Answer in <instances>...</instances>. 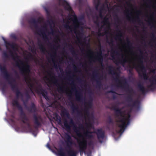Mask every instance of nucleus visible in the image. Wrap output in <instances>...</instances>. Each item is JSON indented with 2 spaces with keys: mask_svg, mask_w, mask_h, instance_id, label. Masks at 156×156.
<instances>
[{
  "mask_svg": "<svg viewBox=\"0 0 156 156\" xmlns=\"http://www.w3.org/2000/svg\"><path fill=\"white\" fill-rule=\"evenodd\" d=\"M66 146L68 148H71L72 145L73 144V142L72 140L66 142Z\"/></svg>",
  "mask_w": 156,
  "mask_h": 156,
  "instance_id": "nucleus-39",
  "label": "nucleus"
},
{
  "mask_svg": "<svg viewBox=\"0 0 156 156\" xmlns=\"http://www.w3.org/2000/svg\"><path fill=\"white\" fill-rule=\"evenodd\" d=\"M71 84L73 86L71 88V90L75 91V96L76 101L80 102L82 101L83 100L82 93L80 91L76 90L75 85L73 81L72 82Z\"/></svg>",
  "mask_w": 156,
  "mask_h": 156,
  "instance_id": "nucleus-9",
  "label": "nucleus"
},
{
  "mask_svg": "<svg viewBox=\"0 0 156 156\" xmlns=\"http://www.w3.org/2000/svg\"><path fill=\"white\" fill-rule=\"evenodd\" d=\"M84 112L86 114H88L89 113V110L88 109L87 107L86 106H85L84 110Z\"/></svg>",
  "mask_w": 156,
  "mask_h": 156,
  "instance_id": "nucleus-55",
  "label": "nucleus"
},
{
  "mask_svg": "<svg viewBox=\"0 0 156 156\" xmlns=\"http://www.w3.org/2000/svg\"><path fill=\"white\" fill-rule=\"evenodd\" d=\"M98 50L100 46V41L99 39L98 38Z\"/></svg>",
  "mask_w": 156,
  "mask_h": 156,
  "instance_id": "nucleus-61",
  "label": "nucleus"
},
{
  "mask_svg": "<svg viewBox=\"0 0 156 156\" xmlns=\"http://www.w3.org/2000/svg\"><path fill=\"white\" fill-rule=\"evenodd\" d=\"M149 80L150 84L147 86V88L150 89L151 90L153 91L155 88L154 85L156 84V79L154 77H152V79H149Z\"/></svg>",
  "mask_w": 156,
  "mask_h": 156,
  "instance_id": "nucleus-20",
  "label": "nucleus"
},
{
  "mask_svg": "<svg viewBox=\"0 0 156 156\" xmlns=\"http://www.w3.org/2000/svg\"><path fill=\"white\" fill-rule=\"evenodd\" d=\"M126 44L128 47L130 49L132 48V43L128 38H127L126 39Z\"/></svg>",
  "mask_w": 156,
  "mask_h": 156,
  "instance_id": "nucleus-41",
  "label": "nucleus"
},
{
  "mask_svg": "<svg viewBox=\"0 0 156 156\" xmlns=\"http://www.w3.org/2000/svg\"><path fill=\"white\" fill-rule=\"evenodd\" d=\"M71 108L73 112H76L78 115H82L81 112L79 110L78 106H76L73 102L71 103Z\"/></svg>",
  "mask_w": 156,
  "mask_h": 156,
  "instance_id": "nucleus-22",
  "label": "nucleus"
},
{
  "mask_svg": "<svg viewBox=\"0 0 156 156\" xmlns=\"http://www.w3.org/2000/svg\"><path fill=\"white\" fill-rule=\"evenodd\" d=\"M2 90L4 92L5 90V85L2 88Z\"/></svg>",
  "mask_w": 156,
  "mask_h": 156,
  "instance_id": "nucleus-63",
  "label": "nucleus"
},
{
  "mask_svg": "<svg viewBox=\"0 0 156 156\" xmlns=\"http://www.w3.org/2000/svg\"><path fill=\"white\" fill-rule=\"evenodd\" d=\"M137 13L138 14H141L142 12L140 10H138L137 12Z\"/></svg>",
  "mask_w": 156,
  "mask_h": 156,
  "instance_id": "nucleus-64",
  "label": "nucleus"
},
{
  "mask_svg": "<svg viewBox=\"0 0 156 156\" xmlns=\"http://www.w3.org/2000/svg\"><path fill=\"white\" fill-rule=\"evenodd\" d=\"M47 73L49 74V75L51 76V74H53V76H51L52 78L54 79V80L53 81V83L55 85L57 86V90L59 93H63L65 92V90L64 89V87H63L58 83V80L56 78V76L55 74L53 73V72L51 71H49L48 72H47Z\"/></svg>",
  "mask_w": 156,
  "mask_h": 156,
  "instance_id": "nucleus-11",
  "label": "nucleus"
},
{
  "mask_svg": "<svg viewBox=\"0 0 156 156\" xmlns=\"http://www.w3.org/2000/svg\"><path fill=\"white\" fill-rule=\"evenodd\" d=\"M102 24L104 25L107 26V30H106L105 31V34H108L109 32V30L110 29V24L109 21V18L107 16H105L103 19L102 21Z\"/></svg>",
  "mask_w": 156,
  "mask_h": 156,
  "instance_id": "nucleus-18",
  "label": "nucleus"
},
{
  "mask_svg": "<svg viewBox=\"0 0 156 156\" xmlns=\"http://www.w3.org/2000/svg\"><path fill=\"white\" fill-rule=\"evenodd\" d=\"M12 104L13 107H16L20 112V117L22 119V121L24 123L28 121L26 114L24 112L22 107L16 99H14L12 100Z\"/></svg>",
  "mask_w": 156,
  "mask_h": 156,
  "instance_id": "nucleus-5",
  "label": "nucleus"
},
{
  "mask_svg": "<svg viewBox=\"0 0 156 156\" xmlns=\"http://www.w3.org/2000/svg\"><path fill=\"white\" fill-rule=\"evenodd\" d=\"M73 68L75 71L76 72L78 71L77 68L74 65L73 66Z\"/></svg>",
  "mask_w": 156,
  "mask_h": 156,
  "instance_id": "nucleus-60",
  "label": "nucleus"
},
{
  "mask_svg": "<svg viewBox=\"0 0 156 156\" xmlns=\"http://www.w3.org/2000/svg\"><path fill=\"white\" fill-rule=\"evenodd\" d=\"M59 2L58 5L64 6L65 9L69 11H73V9L69 3L66 0H58Z\"/></svg>",
  "mask_w": 156,
  "mask_h": 156,
  "instance_id": "nucleus-16",
  "label": "nucleus"
},
{
  "mask_svg": "<svg viewBox=\"0 0 156 156\" xmlns=\"http://www.w3.org/2000/svg\"><path fill=\"white\" fill-rule=\"evenodd\" d=\"M85 105L88 106L89 107H91L92 106V103L91 102L89 101L87 103H85Z\"/></svg>",
  "mask_w": 156,
  "mask_h": 156,
  "instance_id": "nucleus-54",
  "label": "nucleus"
},
{
  "mask_svg": "<svg viewBox=\"0 0 156 156\" xmlns=\"http://www.w3.org/2000/svg\"><path fill=\"white\" fill-rule=\"evenodd\" d=\"M122 37V32L121 30H119L118 31V32L117 35L115 37V39L116 40L118 39L120 41H121L122 39L121 37Z\"/></svg>",
  "mask_w": 156,
  "mask_h": 156,
  "instance_id": "nucleus-31",
  "label": "nucleus"
},
{
  "mask_svg": "<svg viewBox=\"0 0 156 156\" xmlns=\"http://www.w3.org/2000/svg\"><path fill=\"white\" fill-rule=\"evenodd\" d=\"M114 16L115 17V20H116V22L118 23H119L121 22V20L117 14H115Z\"/></svg>",
  "mask_w": 156,
  "mask_h": 156,
  "instance_id": "nucleus-46",
  "label": "nucleus"
},
{
  "mask_svg": "<svg viewBox=\"0 0 156 156\" xmlns=\"http://www.w3.org/2000/svg\"><path fill=\"white\" fill-rule=\"evenodd\" d=\"M99 69H98V89L99 88V86H100V82L99 81Z\"/></svg>",
  "mask_w": 156,
  "mask_h": 156,
  "instance_id": "nucleus-57",
  "label": "nucleus"
},
{
  "mask_svg": "<svg viewBox=\"0 0 156 156\" xmlns=\"http://www.w3.org/2000/svg\"><path fill=\"white\" fill-rule=\"evenodd\" d=\"M95 81H96V88H98V66L97 64L95 66Z\"/></svg>",
  "mask_w": 156,
  "mask_h": 156,
  "instance_id": "nucleus-35",
  "label": "nucleus"
},
{
  "mask_svg": "<svg viewBox=\"0 0 156 156\" xmlns=\"http://www.w3.org/2000/svg\"><path fill=\"white\" fill-rule=\"evenodd\" d=\"M129 73L130 74L132 75L133 74L132 71L133 68L131 66H129V69L128 70Z\"/></svg>",
  "mask_w": 156,
  "mask_h": 156,
  "instance_id": "nucleus-50",
  "label": "nucleus"
},
{
  "mask_svg": "<svg viewBox=\"0 0 156 156\" xmlns=\"http://www.w3.org/2000/svg\"><path fill=\"white\" fill-rule=\"evenodd\" d=\"M129 10H127L126 12V17L127 20L130 21H131L133 23H134L137 21L140 24H142V25L144 26V23L140 19L139 16H137L135 18H133L129 16L130 15H131V14L129 13Z\"/></svg>",
  "mask_w": 156,
  "mask_h": 156,
  "instance_id": "nucleus-13",
  "label": "nucleus"
},
{
  "mask_svg": "<svg viewBox=\"0 0 156 156\" xmlns=\"http://www.w3.org/2000/svg\"><path fill=\"white\" fill-rule=\"evenodd\" d=\"M105 140V132L101 129H98V143H101Z\"/></svg>",
  "mask_w": 156,
  "mask_h": 156,
  "instance_id": "nucleus-17",
  "label": "nucleus"
},
{
  "mask_svg": "<svg viewBox=\"0 0 156 156\" xmlns=\"http://www.w3.org/2000/svg\"><path fill=\"white\" fill-rule=\"evenodd\" d=\"M64 125L68 132H69L71 130V127H73V129L75 132L77 136L79 138L83 137L82 140H77L78 144V148L80 153L83 154L85 152L87 148V142L86 139L83 137L81 133L77 129V126L75 124L73 119H71L69 123L66 119H65L64 122Z\"/></svg>",
  "mask_w": 156,
  "mask_h": 156,
  "instance_id": "nucleus-3",
  "label": "nucleus"
},
{
  "mask_svg": "<svg viewBox=\"0 0 156 156\" xmlns=\"http://www.w3.org/2000/svg\"><path fill=\"white\" fill-rule=\"evenodd\" d=\"M29 99L26 98L25 100H24L23 97L22 98L21 100L23 101V105L27 110L30 113H35L37 111V108L33 102H31V105L29 107L27 105V103L28 102Z\"/></svg>",
  "mask_w": 156,
  "mask_h": 156,
  "instance_id": "nucleus-8",
  "label": "nucleus"
},
{
  "mask_svg": "<svg viewBox=\"0 0 156 156\" xmlns=\"http://www.w3.org/2000/svg\"><path fill=\"white\" fill-rule=\"evenodd\" d=\"M72 140V139L70 135L68 134H66V136L65 137V142L71 140Z\"/></svg>",
  "mask_w": 156,
  "mask_h": 156,
  "instance_id": "nucleus-44",
  "label": "nucleus"
},
{
  "mask_svg": "<svg viewBox=\"0 0 156 156\" xmlns=\"http://www.w3.org/2000/svg\"><path fill=\"white\" fill-rule=\"evenodd\" d=\"M95 60L96 62H98V48L97 47L95 49Z\"/></svg>",
  "mask_w": 156,
  "mask_h": 156,
  "instance_id": "nucleus-48",
  "label": "nucleus"
},
{
  "mask_svg": "<svg viewBox=\"0 0 156 156\" xmlns=\"http://www.w3.org/2000/svg\"><path fill=\"white\" fill-rule=\"evenodd\" d=\"M65 27L67 29H69L71 31L72 30V27L69 26L68 24H66L65 25Z\"/></svg>",
  "mask_w": 156,
  "mask_h": 156,
  "instance_id": "nucleus-49",
  "label": "nucleus"
},
{
  "mask_svg": "<svg viewBox=\"0 0 156 156\" xmlns=\"http://www.w3.org/2000/svg\"><path fill=\"white\" fill-rule=\"evenodd\" d=\"M93 3L95 10L98 11V0H93Z\"/></svg>",
  "mask_w": 156,
  "mask_h": 156,
  "instance_id": "nucleus-45",
  "label": "nucleus"
},
{
  "mask_svg": "<svg viewBox=\"0 0 156 156\" xmlns=\"http://www.w3.org/2000/svg\"><path fill=\"white\" fill-rule=\"evenodd\" d=\"M86 57L88 58L89 62L90 63L92 62L93 59V57L92 55V52L91 50L88 51V53L86 55Z\"/></svg>",
  "mask_w": 156,
  "mask_h": 156,
  "instance_id": "nucleus-29",
  "label": "nucleus"
},
{
  "mask_svg": "<svg viewBox=\"0 0 156 156\" xmlns=\"http://www.w3.org/2000/svg\"><path fill=\"white\" fill-rule=\"evenodd\" d=\"M69 150L67 151V154L68 156H76V152L71 148H68Z\"/></svg>",
  "mask_w": 156,
  "mask_h": 156,
  "instance_id": "nucleus-26",
  "label": "nucleus"
},
{
  "mask_svg": "<svg viewBox=\"0 0 156 156\" xmlns=\"http://www.w3.org/2000/svg\"><path fill=\"white\" fill-rule=\"evenodd\" d=\"M117 98V96L115 94H113L112 95V99L113 100L116 99Z\"/></svg>",
  "mask_w": 156,
  "mask_h": 156,
  "instance_id": "nucleus-58",
  "label": "nucleus"
},
{
  "mask_svg": "<svg viewBox=\"0 0 156 156\" xmlns=\"http://www.w3.org/2000/svg\"><path fill=\"white\" fill-rule=\"evenodd\" d=\"M41 22L39 18L36 20L34 18H31L28 20V23L31 26H33L35 29L38 28V23Z\"/></svg>",
  "mask_w": 156,
  "mask_h": 156,
  "instance_id": "nucleus-19",
  "label": "nucleus"
},
{
  "mask_svg": "<svg viewBox=\"0 0 156 156\" xmlns=\"http://www.w3.org/2000/svg\"><path fill=\"white\" fill-rule=\"evenodd\" d=\"M39 48L41 52L44 53L46 51V49L44 45L41 43V41H39L38 42Z\"/></svg>",
  "mask_w": 156,
  "mask_h": 156,
  "instance_id": "nucleus-27",
  "label": "nucleus"
},
{
  "mask_svg": "<svg viewBox=\"0 0 156 156\" xmlns=\"http://www.w3.org/2000/svg\"><path fill=\"white\" fill-rule=\"evenodd\" d=\"M153 20H154V14H152L150 16V19L147 21L148 25L149 26H151L152 25V26H154V24L151 21Z\"/></svg>",
  "mask_w": 156,
  "mask_h": 156,
  "instance_id": "nucleus-32",
  "label": "nucleus"
},
{
  "mask_svg": "<svg viewBox=\"0 0 156 156\" xmlns=\"http://www.w3.org/2000/svg\"><path fill=\"white\" fill-rule=\"evenodd\" d=\"M95 16L96 20L95 22V23L96 25V28H97V26H98V14L96 13V14Z\"/></svg>",
  "mask_w": 156,
  "mask_h": 156,
  "instance_id": "nucleus-53",
  "label": "nucleus"
},
{
  "mask_svg": "<svg viewBox=\"0 0 156 156\" xmlns=\"http://www.w3.org/2000/svg\"><path fill=\"white\" fill-rule=\"evenodd\" d=\"M112 108L115 111V115L116 117L118 118L119 119V120H120L124 117L128 118V117H126L124 115H123L122 112L121 111V109L117 107L116 105L112 106Z\"/></svg>",
  "mask_w": 156,
  "mask_h": 156,
  "instance_id": "nucleus-15",
  "label": "nucleus"
},
{
  "mask_svg": "<svg viewBox=\"0 0 156 156\" xmlns=\"http://www.w3.org/2000/svg\"><path fill=\"white\" fill-rule=\"evenodd\" d=\"M53 46L54 47H52V46H51L52 48V51L53 53V54H51V57H54V56H55L56 54V49L55 48V47H56V46L55 45H54Z\"/></svg>",
  "mask_w": 156,
  "mask_h": 156,
  "instance_id": "nucleus-37",
  "label": "nucleus"
},
{
  "mask_svg": "<svg viewBox=\"0 0 156 156\" xmlns=\"http://www.w3.org/2000/svg\"><path fill=\"white\" fill-rule=\"evenodd\" d=\"M25 94L26 95V98L29 99L30 98V96L27 91L26 92Z\"/></svg>",
  "mask_w": 156,
  "mask_h": 156,
  "instance_id": "nucleus-52",
  "label": "nucleus"
},
{
  "mask_svg": "<svg viewBox=\"0 0 156 156\" xmlns=\"http://www.w3.org/2000/svg\"><path fill=\"white\" fill-rule=\"evenodd\" d=\"M33 121L35 125V128L37 129L41 126L43 122V120L40 115H37L35 114L33 115Z\"/></svg>",
  "mask_w": 156,
  "mask_h": 156,
  "instance_id": "nucleus-10",
  "label": "nucleus"
},
{
  "mask_svg": "<svg viewBox=\"0 0 156 156\" xmlns=\"http://www.w3.org/2000/svg\"><path fill=\"white\" fill-rule=\"evenodd\" d=\"M2 56L4 59V62L6 63V61L9 58V55L7 52L4 51L2 53Z\"/></svg>",
  "mask_w": 156,
  "mask_h": 156,
  "instance_id": "nucleus-33",
  "label": "nucleus"
},
{
  "mask_svg": "<svg viewBox=\"0 0 156 156\" xmlns=\"http://www.w3.org/2000/svg\"><path fill=\"white\" fill-rule=\"evenodd\" d=\"M40 88L36 90V91L37 93L41 94L42 95L47 99L48 98V96L47 95V92L42 88L41 86H40Z\"/></svg>",
  "mask_w": 156,
  "mask_h": 156,
  "instance_id": "nucleus-24",
  "label": "nucleus"
},
{
  "mask_svg": "<svg viewBox=\"0 0 156 156\" xmlns=\"http://www.w3.org/2000/svg\"><path fill=\"white\" fill-rule=\"evenodd\" d=\"M55 33L54 30L52 29H51V31L50 32L49 34H52V35H54Z\"/></svg>",
  "mask_w": 156,
  "mask_h": 156,
  "instance_id": "nucleus-59",
  "label": "nucleus"
},
{
  "mask_svg": "<svg viewBox=\"0 0 156 156\" xmlns=\"http://www.w3.org/2000/svg\"><path fill=\"white\" fill-rule=\"evenodd\" d=\"M115 54L117 55H120L119 52L116 50H114L113 49L112 50L111 57L112 58V59L114 60L115 59Z\"/></svg>",
  "mask_w": 156,
  "mask_h": 156,
  "instance_id": "nucleus-34",
  "label": "nucleus"
},
{
  "mask_svg": "<svg viewBox=\"0 0 156 156\" xmlns=\"http://www.w3.org/2000/svg\"><path fill=\"white\" fill-rule=\"evenodd\" d=\"M107 42L108 43H109L110 44H112V45L113 44V40L112 39L110 40V42H108V41H107Z\"/></svg>",
  "mask_w": 156,
  "mask_h": 156,
  "instance_id": "nucleus-62",
  "label": "nucleus"
},
{
  "mask_svg": "<svg viewBox=\"0 0 156 156\" xmlns=\"http://www.w3.org/2000/svg\"><path fill=\"white\" fill-rule=\"evenodd\" d=\"M84 128V127L81 124H80L79 125L78 127H77V129H79L80 131V129H83Z\"/></svg>",
  "mask_w": 156,
  "mask_h": 156,
  "instance_id": "nucleus-51",
  "label": "nucleus"
},
{
  "mask_svg": "<svg viewBox=\"0 0 156 156\" xmlns=\"http://www.w3.org/2000/svg\"><path fill=\"white\" fill-rule=\"evenodd\" d=\"M130 116V115H129L128 118L124 117L120 120L117 121V122L121 123V124H117L118 126L120 128V129L118 132L119 133H122L126 127L129 124Z\"/></svg>",
  "mask_w": 156,
  "mask_h": 156,
  "instance_id": "nucleus-6",
  "label": "nucleus"
},
{
  "mask_svg": "<svg viewBox=\"0 0 156 156\" xmlns=\"http://www.w3.org/2000/svg\"><path fill=\"white\" fill-rule=\"evenodd\" d=\"M122 59H120L118 62L117 60H116L115 62H117V63H120L122 64V65L124 66L125 65V63L127 62V60L126 57L123 58V54H122Z\"/></svg>",
  "mask_w": 156,
  "mask_h": 156,
  "instance_id": "nucleus-25",
  "label": "nucleus"
},
{
  "mask_svg": "<svg viewBox=\"0 0 156 156\" xmlns=\"http://www.w3.org/2000/svg\"><path fill=\"white\" fill-rule=\"evenodd\" d=\"M9 53L10 56L13 60L16 61V59L17 60L15 62L16 66L19 69L21 74L24 76L26 81H28L29 85L30 87V90L33 92L32 88L34 87V85L28 81V76L30 72V65L28 63H26L25 65L23 61L19 58L16 52L14 53L12 50H10Z\"/></svg>",
  "mask_w": 156,
  "mask_h": 156,
  "instance_id": "nucleus-2",
  "label": "nucleus"
},
{
  "mask_svg": "<svg viewBox=\"0 0 156 156\" xmlns=\"http://www.w3.org/2000/svg\"><path fill=\"white\" fill-rule=\"evenodd\" d=\"M107 93H113V94H118L115 91L112 90H109V91H108L107 92Z\"/></svg>",
  "mask_w": 156,
  "mask_h": 156,
  "instance_id": "nucleus-56",
  "label": "nucleus"
},
{
  "mask_svg": "<svg viewBox=\"0 0 156 156\" xmlns=\"http://www.w3.org/2000/svg\"><path fill=\"white\" fill-rule=\"evenodd\" d=\"M107 122L109 124H113V121L111 116H109L108 117Z\"/></svg>",
  "mask_w": 156,
  "mask_h": 156,
  "instance_id": "nucleus-43",
  "label": "nucleus"
},
{
  "mask_svg": "<svg viewBox=\"0 0 156 156\" xmlns=\"http://www.w3.org/2000/svg\"><path fill=\"white\" fill-rule=\"evenodd\" d=\"M139 50L140 53L139 58V64L136 65L135 64H133V68L135 69L140 77L142 78L145 80H147L148 79V76L147 74L146 70L143 60L144 59L142 55L143 52L140 49H139Z\"/></svg>",
  "mask_w": 156,
  "mask_h": 156,
  "instance_id": "nucleus-4",
  "label": "nucleus"
},
{
  "mask_svg": "<svg viewBox=\"0 0 156 156\" xmlns=\"http://www.w3.org/2000/svg\"><path fill=\"white\" fill-rule=\"evenodd\" d=\"M73 21L74 23V33L76 34H77L79 37H80V36L83 34V33L80 31H78V32H77L76 29L79 28L80 27L79 25L80 24H82L81 22H80L78 21L76 15H73Z\"/></svg>",
  "mask_w": 156,
  "mask_h": 156,
  "instance_id": "nucleus-12",
  "label": "nucleus"
},
{
  "mask_svg": "<svg viewBox=\"0 0 156 156\" xmlns=\"http://www.w3.org/2000/svg\"><path fill=\"white\" fill-rule=\"evenodd\" d=\"M66 44L70 47L69 49L73 55L74 56H77V55L76 54V52L74 50V48L72 46V45L70 44H67L66 43Z\"/></svg>",
  "mask_w": 156,
  "mask_h": 156,
  "instance_id": "nucleus-30",
  "label": "nucleus"
},
{
  "mask_svg": "<svg viewBox=\"0 0 156 156\" xmlns=\"http://www.w3.org/2000/svg\"><path fill=\"white\" fill-rule=\"evenodd\" d=\"M9 84L10 85L11 89L12 91L16 93V96L17 98H19L20 96L22 98L23 97V94L19 90L18 87L15 83L13 84L12 82H9Z\"/></svg>",
  "mask_w": 156,
  "mask_h": 156,
  "instance_id": "nucleus-14",
  "label": "nucleus"
},
{
  "mask_svg": "<svg viewBox=\"0 0 156 156\" xmlns=\"http://www.w3.org/2000/svg\"><path fill=\"white\" fill-rule=\"evenodd\" d=\"M39 32H40V34L42 35L43 37V38L45 41H48L49 42V39L47 35H46V33L45 32L43 31L42 30H40L39 31Z\"/></svg>",
  "mask_w": 156,
  "mask_h": 156,
  "instance_id": "nucleus-28",
  "label": "nucleus"
},
{
  "mask_svg": "<svg viewBox=\"0 0 156 156\" xmlns=\"http://www.w3.org/2000/svg\"><path fill=\"white\" fill-rule=\"evenodd\" d=\"M58 154L60 156H65L66 155L65 153L64 152L63 149L62 148L59 149Z\"/></svg>",
  "mask_w": 156,
  "mask_h": 156,
  "instance_id": "nucleus-38",
  "label": "nucleus"
},
{
  "mask_svg": "<svg viewBox=\"0 0 156 156\" xmlns=\"http://www.w3.org/2000/svg\"><path fill=\"white\" fill-rule=\"evenodd\" d=\"M91 133V132L89 130H87L86 132L84 133V135L86 137L88 138H90L92 137V135L91 134H89Z\"/></svg>",
  "mask_w": 156,
  "mask_h": 156,
  "instance_id": "nucleus-40",
  "label": "nucleus"
},
{
  "mask_svg": "<svg viewBox=\"0 0 156 156\" xmlns=\"http://www.w3.org/2000/svg\"><path fill=\"white\" fill-rule=\"evenodd\" d=\"M0 71L3 75L4 77L9 82L10 81L12 82L13 84L16 83V80L15 79L10 77V74L9 73L5 65H2L0 64Z\"/></svg>",
  "mask_w": 156,
  "mask_h": 156,
  "instance_id": "nucleus-7",
  "label": "nucleus"
},
{
  "mask_svg": "<svg viewBox=\"0 0 156 156\" xmlns=\"http://www.w3.org/2000/svg\"><path fill=\"white\" fill-rule=\"evenodd\" d=\"M3 39L4 41L5 44L6 48L9 49V47H10L12 48L13 51H15L16 49V45L14 43H10L9 42L7 41L3 37Z\"/></svg>",
  "mask_w": 156,
  "mask_h": 156,
  "instance_id": "nucleus-21",
  "label": "nucleus"
},
{
  "mask_svg": "<svg viewBox=\"0 0 156 156\" xmlns=\"http://www.w3.org/2000/svg\"><path fill=\"white\" fill-rule=\"evenodd\" d=\"M138 87L139 90L141 91L143 94H145L148 91V90L146 89L143 85L140 83L138 84Z\"/></svg>",
  "mask_w": 156,
  "mask_h": 156,
  "instance_id": "nucleus-23",
  "label": "nucleus"
},
{
  "mask_svg": "<svg viewBox=\"0 0 156 156\" xmlns=\"http://www.w3.org/2000/svg\"><path fill=\"white\" fill-rule=\"evenodd\" d=\"M54 67L55 69H58V68H59L61 72V73H63V71L62 68L60 67V66L59 65H58L57 64L55 63H54Z\"/></svg>",
  "mask_w": 156,
  "mask_h": 156,
  "instance_id": "nucleus-42",
  "label": "nucleus"
},
{
  "mask_svg": "<svg viewBox=\"0 0 156 156\" xmlns=\"http://www.w3.org/2000/svg\"><path fill=\"white\" fill-rule=\"evenodd\" d=\"M108 71V73L110 75H115V77H113V80L116 83L117 86L118 87L124 89L129 93V94L126 97V100L129 103L128 106L131 107L139 108L140 107V101L138 100L133 101V95L131 94L133 91V90L132 88H129V85L126 79H124L122 81L119 80L120 75L117 73L115 69V68L110 65L108 66L106 68Z\"/></svg>",
  "mask_w": 156,
  "mask_h": 156,
  "instance_id": "nucleus-1",
  "label": "nucleus"
},
{
  "mask_svg": "<svg viewBox=\"0 0 156 156\" xmlns=\"http://www.w3.org/2000/svg\"><path fill=\"white\" fill-rule=\"evenodd\" d=\"M61 115L64 116H66L68 118L69 117V114L67 110L65 108H64L63 110H62L61 112Z\"/></svg>",
  "mask_w": 156,
  "mask_h": 156,
  "instance_id": "nucleus-36",
  "label": "nucleus"
},
{
  "mask_svg": "<svg viewBox=\"0 0 156 156\" xmlns=\"http://www.w3.org/2000/svg\"><path fill=\"white\" fill-rule=\"evenodd\" d=\"M14 73L15 74V77L17 79H19L20 78V77L18 74L17 72L15 70H14Z\"/></svg>",
  "mask_w": 156,
  "mask_h": 156,
  "instance_id": "nucleus-47",
  "label": "nucleus"
}]
</instances>
